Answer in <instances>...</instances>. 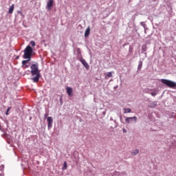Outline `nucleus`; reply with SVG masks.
I'll return each instance as SVG.
<instances>
[{"instance_id": "nucleus-17", "label": "nucleus", "mask_w": 176, "mask_h": 176, "mask_svg": "<svg viewBox=\"0 0 176 176\" xmlns=\"http://www.w3.org/2000/svg\"><path fill=\"white\" fill-rule=\"evenodd\" d=\"M30 45H31V46L34 47V46H36V44L35 43V41H30Z\"/></svg>"}, {"instance_id": "nucleus-10", "label": "nucleus", "mask_w": 176, "mask_h": 176, "mask_svg": "<svg viewBox=\"0 0 176 176\" xmlns=\"http://www.w3.org/2000/svg\"><path fill=\"white\" fill-rule=\"evenodd\" d=\"M90 35V27H88L87 30H85V38H87Z\"/></svg>"}, {"instance_id": "nucleus-1", "label": "nucleus", "mask_w": 176, "mask_h": 176, "mask_svg": "<svg viewBox=\"0 0 176 176\" xmlns=\"http://www.w3.org/2000/svg\"><path fill=\"white\" fill-rule=\"evenodd\" d=\"M30 68H31V74L32 76H34L32 78V80L34 83H38V82H39V78H41V74L39 73V69L38 68V65L33 64L32 65Z\"/></svg>"}, {"instance_id": "nucleus-21", "label": "nucleus", "mask_w": 176, "mask_h": 176, "mask_svg": "<svg viewBox=\"0 0 176 176\" xmlns=\"http://www.w3.org/2000/svg\"><path fill=\"white\" fill-rule=\"evenodd\" d=\"M45 117L47 116V114H45Z\"/></svg>"}, {"instance_id": "nucleus-14", "label": "nucleus", "mask_w": 176, "mask_h": 176, "mask_svg": "<svg viewBox=\"0 0 176 176\" xmlns=\"http://www.w3.org/2000/svg\"><path fill=\"white\" fill-rule=\"evenodd\" d=\"M124 113H130L131 112V109L129 108V109H126L124 108Z\"/></svg>"}, {"instance_id": "nucleus-9", "label": "nucleus", "mask_w": 176, "mask_h": 176, "mask_svg": "<svg viewBox=\"0 0 176 176\" xmlns=\"http://www.w3.org/2000/svg\"><path fill=\"white\" fill-rule=\"evenodd\" d=\"M66 91L69 97H72V88L69 87H66Z\"/></svg>"}, {"instance_id": "nucleus-5", "label": "nucleus", "mask_w": 176, "mask_h": 176, "mask_svg": "<svg viewBox=\"0 0 176 176\" xmlns=\"http://www.w3.org/2000/svg\"><path fill=\"white\" fill-rule=\"evenodd\" d=\"M54 0H50L47 3V10H52V8H53Z\"/></svg>"}, {"instance_id": "nucleus-3", "label": "nucleus", "mask_w": 176, "mask_h": 176, "mask_svg": "<svg viewBox=\"0 0 176 176\" xmlns=\"http://www.w3.org/2000/svg\"><path fill=\"white\" fill-rule=\"evenodd\" d=\"M162 83L164 85H166L168 87H170V89H175L176 87V82L171 81L170 80L167 79H162L161 80Z\"/></svg>"}, {"instance_id": "nucleus-8", "label": "nucleus", "mask_w": 176, "mask_h": 176, "mask_svg": "<svg viewBox=\"0 0 176 176\" xmlns=\"http://www.w3.org/2000/svg\"><path fill=\"white\" fill-rule=\"evenodd\" d=\"M28 61H30V60H23L22 61V68H28V67H30V65H27V63H28Z\"/></svg>"}, {"instance_id": "nucleus-18", "label": "nucleus", "mask_w": 176, "mask_h": 176, "mask_svg": "<svg viewBox=\"0 0 176 176\" xmlns=\"http://www.w3.org/2000/svg\"><path fill=\"white\" fill-rule=\"evenodd\" d=\"M9 111H10V107H9V108L7 109L6 115H9V113H8Z\"/></svg>"}, {"instance_id": "nucleus-2", "label": "nucleus", "mask_w": 176, "mask_h": 176, "mask_svg": "<svg viewBox=\"0 0 176 176\" xmlns=\"http://www.w3.org/2000/svg\"><path fill=\"white\" fill-rule=\"evenodd\" d=\"M32 56V47L28 45L24 50L23 58H28V60H31V56Z\"/></svg>"}, {"instance_id": "nucleus-7", "label": "nucleus", "mask_w": 176, "mask_h": 176, "mask_svg": "<svg viewBox=\"0 0 176 176\" xmlns=\"http://www.w3.org/2000/svg\"><path fill=\"white\" fill-rule=\"evenodd\" d=\"M80 62L82 63V65L85 66V67L86 68V69H89V68H90V67L89 66V63H87V62H86V60L85 59H81Z\"/></svg>"}, {"instance_id": "nucleus-13", "label": "nucleus", "mask_w": 176, "mask_h": 176, "mask_svg": "<svg viewBox=\"0 0 176 176\" xmlns=\"http://www.w3.org/2000/svg\"><path fill=\"white\" fill-rule=\"evenodd\" d=\"M156 105H157L156 102H153L151 103L150 104H148V107H149V108H155V107H156Z\"/></svg>"}, {"instance_id": "nucleus-16", "label": "nucleus", "mask_w": 176, "mask_h": 176, "mask_svg": "<svg viewBox=\"0 0 176 176\" xmlns=\"http://www.w3.org/2000/svg\"><path fill=\"white\" fill-rule=\"evenodd\" d=\"M67 162H65L64 164H63V170H67Z\"/></svg>"}, {"instance_id": "nucleus-20", "label": "nucleus", "mask_w": 176, "mask_h": 176, "mask_svg": "<svg viewBox=\"0 0 176 176\" xmlns=\"http://www.w3.org/2000/svg\"><path fill=\"white\" fill-rule=\"evenodd\" d=\"M122 131H123V133H127V130H126V129H123Z\"/></svg>"}, {"instance_id": "nucleus-6", "label": "nucleus", "mask_w": 176, "mask_h": 176, "mask_svg": "<svg viewBox=\"0 0 176 176\" xmlns=\"http://www.w3.org/2000/svg\"><path fill=\"white\" fill-rule=\"evenodd\" d=\"M130 120H134L135 122H137V117L134 116V117H127L126 119H125V122L126 123H130Z\"/></svg>"}, {"instance_id": "nucleus-11", "label": "nucleus", "mask_w": 176, "mask_h": 176, "mask_svg": "<svg viewBox=\"0 0 176 176\" xmlns=\"http://www.w3.org/2000/svg\"><path fill=\"white\" fill-rule=\"evenodd\" d=\"M13 10H14V4H12V5L10 7L8 13H9L10 14H12V13H13Z\"/></svg>"}, {"instance_id": "nucleus-12", "label": "nucleus", "mask_w": 176, "mask_h": 176, "mask_svg": "<svg viewBox=\"0 0 176 176\" xmlns=\"http://www.w3.org/2000/svg\"><path fill=\"white\" fill-rule=\"evenodd\" d=\"M138 153H140V150L135 149V150H134V151L131 153V155H132V156H135V155H138Z\"/></svg>"}, {"instance_id": "nucleus-19", "label": "nucleus", "mask_w": 176, "mask_h": 176, "mask_svg": "<svg viewBox=\"0 0 176 176\" xmlns=\"http://www.w3.org/2000/svg\"><path fill=\"white\" fill-rule=\"evenodd\" d=\"M151 96L153 97H155L156 96V93H155V92L151 93Z\"/></svg>"}, {"instance_id": "nucleus-15", "label": "nucleus", "mask_w": 176, "mask_h": 176, "mask_svg": "<svg viewBox=\"0 0 176 176\" xmlns=\"http://www.w3.org/2000/svg\"><path fill=\"white\" fill-rule=\"evenodd\" d=\"M107 76V78H112V72H108Z\"/></svg>"}, {"instance_id": "nucleus-4", "label": "nucleus", "mask_w": 176, "mask_h": 176, "mask_svg": "<svg viewBox=\"0 0 176 176\" xmlns=\"http://www.w3.org/2000/svg\"><path fill=\"white\" fill-rule=\"evenodd\" d=\"M47 121L48 123V129H52V127L53 126V118L52 117H48Z\"/></svg>"}, {"instance_id": "nucleus-22", "label": "nucleus", "mask_w": 176, "mask_h": 176, "mask_svg": "<svg viewBox=\"0 0 176 176\" xmlns=\"http://www.w3.org/2000/svg\"><path fill=\"white\" fill-rule=\"evenodd\" d=\"M60 101H62V99H61V98H60Z\"/></svg>"}]
</instances>
